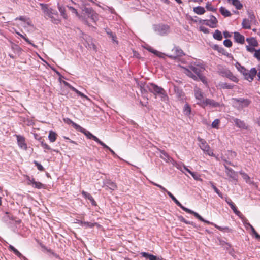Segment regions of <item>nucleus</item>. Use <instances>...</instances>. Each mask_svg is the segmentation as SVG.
<instances>
[{
    "mask_svg": "<svg viewBox=\"0 0 260 260\" xmlns=\"http://www.w3.org/2000/svg\"><path fill=\"white\" fill-rule=\"evenodd\" d=\"M137 85L139 86L141 91L142 93H146L148 91L152 93L156 97L158 96L160 100L167 103L169 101V98L165 90L153 83L146 84L143 81L138 82L136 81Z\"/></svg>",
    "mask_w": 260,
    "mask_h": 260,
    "instance_id": "1",
    "label": "nucleus"
},
{
    "mask_svg": "<svg viewBox=\"0 0 260 260\" xmlns=\"http://www.w3.org/2000/svg\"><path fill=\"white\" fill-rule=\"evenodd\" d=\"M150 182L153 185L158 187L162 191L167 192V193L172 199V200L183 210L186 212L187 213L193 214L197 218H198L200 221H205V219L202 216H201L198 213L195 212L194 211L183 206L170 191H168L162 186L152 181H151Z\"/></svg>",
    "mask_w": 260,
    "mask_h": 260,
    "instance_id": "2",
    "label": "nucleus"
},
{
    "mask_svg": "<svg viewBox=\"0 0 260 260\" xmlns=\"http://www.w3.org/2000/svg\"><path fill=\"white\" fill-rule=\"evenodd\" d=\"M40 5L46 18L50 19L55 24H58L60 22V20L58 13L55 10L49 7L47 4L41 3Z\"/></svg>",
    "mask_w": 260,
    "mask_h": 260,
    "instance_id": "3",
    "label": "nucleus"
},
{
    "mask_svg": "<svg viewBox=\"0 0 260 260\" xmlns=\"http://www.w3.org/2000/svg\"><path fill=\"white\" fill-rule=\"evenodd\" d=\"M198 141L200 142L199 147L206 154L211 156H215L213 150L211 149L210 146L205 140L198 137Z\"/></svg>",
    "mask_w": 260,
    "mask_h": 260,
    "instance_id": "4",
    "label": "nucleus"
},
{
    "mask_svg": "<svg viewBox=\"0 0 260 260\" xmlns=\"http://www.w3.org/2000/svg\"><path fill=\"white\" fill-rule=\"evenodd\" d=\"M189 69L198 76L205 70V67L202 61H196L191 63Z\"/></svg>",
    "mask_w": 260,
    "mask_h": 260,
    "instance_id": "5",
    "label": "nucleus"
},
{
    "mask_svg": "<svg viewBox=\"0 0 260 260\" xmlns=\"http://www.w3.org/2000/svg\"><path fill=\"white\" fill-rule=\"evenodd\" d=\"M153 29L155 33L160 36H164L170 32V27L164 24L154 25Z\"/></svg>",
    "mask_w": 260,
    "mask_h": 260,
    "instance_id": "6",
    "label": "nucleus"
},
{
    "mask_svg": "<svg viewBox=\"0 0 260 260\" xmlns=\"http://www.w3.org/2000/svg\"><path fill=\"white\" fill-rule=\"evenodd\" d=\"M194 92L195 98L197 100V104L202 106V103L205 101L203 92L199 88L196 87L194 89Z\"/></svg>",
    "mask_w": 260,
    "mask_h": 260,
    "instance_id": "7",
    "label": "nucleus"
},
{
    "mask_svg": "<svg viewBox=\"0 0 260 260\" xmlns=\"http://www.w3.org/2000/svg\"><path fill=\"white\" fill-rule=\"evenodd\" d=\"M202 107L205 108L208 107L210 108H216L220 106V104L218 102L215 101L214 100L206 98L205 99V101L202 103Z\"/></svg>",
    "mask_w": 260,
    "mask_h": 260,
    "instance_id": "8",
    "label": "nucleus"
},
{
    "mask_svg": "<svg viewBox=\"0 0 260 260\" xmlns=\"http://www.w3.org/2000/svg\"><path fill=\"white\" fill-rule=\"evenodd\" d=\"M26 179L27 180V184L31 185L33 187L37 189L45 188V185L40 182L36 181L35 179L30 178L29 176H26Z\"/></svg>",
    "mask_w": 260,
    "mask_h": 260,
    "instance_id": "9",
    "label": "nucleus"
},
{
    "mask_svg": "<svg viewBox=\"0 0 260 260\" xmlns=\"http://www.w3.org/2000/svg\"><path fill=\"white\" fill-rule=\"evenodd\" d=\"M218 21L216 18L211 15L209 19L203 20V23L207 26L210 27L211 28H215L217 27Z\"/></svg>",
    "mask_w": 260,
    "mask_h": 260,
    "instance_id": "10",
    "label": "nucleus"
},
{
    "mask_svg": "<svg viewBox=\"0 0 260 260\" xmlns=\"http://www.w3.org/2000/svg\"><path fill=\"white\" fill-rule=\"evenodd\" d=\"M256 73L257 70L255 68H251L249 71L247 70L246 74H244L243 76H244L246 80H247L249 82H251L253 80Z\"/></svg>",
    "mask_w": 260,
    "mask_h": 260,
    "instance_id": "11",
    "label": "nucleus"
},
{
    "mask_svg": "<svg viewBox=\"0 0 260 260\" xmlns=\"http://www.w3.org/2000/svg\"><path fill=\"white\" fill-rule=\"evenodd\" d=\"M63 84L66 86L68 87L69 88H70L72 91L76 92L79 96L81 97L82 98L85 99L86 100L88 101H90V99L86 95L82 93L81 92L79 91L78 90H77L76 88L74 87L73 86H72L71 84H70L68 82L63 81Z\"/></svg>",
    "mask_w": 260,
    "mask_h": 260,
    "instance_id": "12",
    "label": "nucleus"
},
{
    "mask_svg": "<svg viewBox=\"0 0 260 260\" xmlns=\"http://www.w3.org/2000/svg\"><path fill=\"white\" fill-rule=\"evenodd\" d=\"M83 39L85 42H83L84 45L88 49L95 50V45L93 44L91 38L88 36L85 35Z\"/></svg>",
    "mask_w": 260,
    "mask_h": 260,
    "instance_id": "13",
    "label": "nucleus"
},
{
    "mask_svg": "<svg viewBox=\"0 0 260 260\" xmlns=\"http://www.w3.org/2000/svg\"><path fill=\"white\" fill-rule=\"evenodd\" d=\"M244 225L247 230L250 229V234L253 236H254L256 239L260 241V235H259L256 232L252 225H251L249 222H247V221L244 222Z\"/></svg>",
    "mask_w": 260,
    "mask_h": 260,
    "instance_id": "14",
    "label": "nucleus"
},
{
    "mask_svg": "<svg viewBox=\"0 0 260 260\" xmlns=\"http://www.w3.org/2000/svg\"><path fill=\"white\" fill-rule=\"evenodd\" d=\"M16 138L19 147L21 149L26 150L27 146L24 137L20 135H16Z\"/></svg>",
    "mask_w": 260,
    "mask_h": 260,
    "instance_id": "15",
    "label": "nucleus"
},
{
    "mask_svg": "<svg viewBox=\"0 0 260 260\" xmlns=\"http://www.w3.org/2000/svg\"><path fill=\"white\" fill-rule=\"evenodd\" d=\"M103 186L107 187L112 190H114L117 188L116 183L108 179H106L104 180Z\"/></svg>",
    "mask_w": 260,
    "mask_h": 260,
    "instance_id": "16",
    "label": "nucleus"
},
{
    "mask_svg": "<svg viewBox=\"0 0 260 260\" xmlns=\"http://www.w3.org/2000/svg\"><path fill=\"white\" fill-rule=\"evenodd\" d=\"M82 133H83L88 139H93L96 142L98 143L100 145L102 144L103 142L101 141L98 137L92 134L90 132L86 130L84 128Z\"/></svg>",
    "mask_w": 260,
    "mask_h": 260,
    "instance_id": "17",
    "label": "nucleus"
},
{
    "mask_svg": "<svg viewBox=\"0 0 260 260\" xmlns=\"http://www.w3.org/2000/svg\"><path fill=\"white\" fill-rule=\"evenodd\" d=\"M232 119L237 127L242 129H247V126L246 125L244 121L234 117L232 118Z\"/></svg>",
    "mask_w": 260,
    "mask_h": 260,
    "instance_id": "18",
    "label": "nucleus"
},
{
    "mask_svg": "<svg viewBox=\"0 0 260 260\" xmlns=\"http://www.w3.org/2000/svg\"><path fill=\"white\" fill-rule=\"evenodd\" d=\"M16 20H19L21 21V23L19 25L23 27H26L27 26L30 25V23L29 19L27 18L24 16H20L18 18H16Z\"/></svg>",
    "mask_w": 260,
    "mask_h": 260,
    "instance_id": "19",
    "label": "nucleus"
},
{
    "mask_svg": "<svg viewBox=\"0 0 260 260\" xmlns=\"http://www.w3.org/2000/svg\"><path fill=\"white\" fill-rule=\"evenodd\" d=\"M172 51L175 54V55H168L171 58H175L176 57L182 56L184 55L183 51L178 47H175L173 49Z\"/></svg>",
    "mask_w": 260,
    "mask_h": 260,
    "instance_id": "20",
    "label": "nucleus"
},
{
    "mask_svg": "<svg viewBox=\"0 0 260 260\" xmlns=\"http://www.w3.org/2000/svg\"><path fill=\"white\" fill-rule=\"evenodd\" d=\"M224 167L225 169V172L227 175L230 178L236 180L237 177L236 173L233 169L229 168L226 165H224Z\"/></svg>",
    "mask_w": 260,
    "mask_h": 260,
    "instance_id": "21",
    "label": "nucleus"
},
{
    "mask_svg": "<svg viewBox=\"0 0 260 260\" xmlns=\"http://www.w3.org/2000/svg\"><path fill=\"white\" fill-rule=\"evenodd\" d=\"M234 37L235 41L236 42H237L238 43L242 44H244V43L245 42V38L243 35H241L238 32H234Z\"/></svg>",
    "mask_w": 260,
    "mask_h": 260,
    "instance_id": "22",
    "label": "nucleus"
},
{
    "mask_svg": "<svg viewBox=\"0 0 260 260\" xmlns=\"http://www.w3.org/2000/svg\"><path fill=\"white\" fill-rule=\"evenodd\" d=\"M203 222L207 223V224H211V225H214L217 229L221 231H225V232H230L231 231V230L230 229H229L228 227H221V226H218L214 223H213V222H211L208 220H205V221H202Z\"/></svg>",
    "mask_w": 260,
    "mask_h": 260,
    "instance_id": "23",
    "label": "nucleus"
},
{
    "mask_svg": "<svg viewBox=\"0 0 260 260\" xmlns=\"http://www.w3.org/2000/svg\"><path fill=\"white\" fill-rule=\"evenodd\" d=\"M226 203L229 204V205L230 206V207L231 208V209L233 210V212L238 216H240V215L241 214V213L240 212V211H239L236 206H235L234 204L233 203V202L231 201V199H226L225 200Z\"/></svg>",
    "mask_w": 260,
    "mask_h": 260,
    "instance_id": "24",
    "label": "nucleus"
},
{
    "mask_svg": "<svg viewBox=\"0 0 260 260\" xmlns=\"http://www.w3.org/2000/svg\"><path fill=\"white\" fill-rule=\"evenodd\" d=\"M10 250H12L14 253L19 258L23 260H27L26 258L17 249H16L14 246L10 245L9 246Z\"/></svg>",
    "mask_w": 260,
    "mask_h": 260,
    "instance_id": "25",
    "label": "nucleus"
},
{
    "mask_svg": "<svg viewBox=\"0 0 260 260\" xmlns=\"http://www.w3.org/2000/svg\"><path fill=\"white\" fill-rule=\"evenodd\" d=\"M158 150L160 152L161 154L160 155V157L164 159L166 162H171L172 159L170 157L168 154L165 152L164 151L161 150L160 149H158Z\"/></svg>",
    "mask_w": 260,
    "mask_h": 260,
    "instance_id": "26",
    "label": "nucleus"
},
{
    "mask_svg": "<svg viewBox=\"0 0 260 260\" xmlns=\"http://www.w3.org/2000/svg\"><path fill=\"white\" fill-rule=\"evenodd\" d=\"M82 194L83 195V196L84 198L88 199L91 202L92 205H93V206L96 205V202L94 201L93 198L91 196V195L90 194H89V193H88L85 191H82Z\"/></svg>",
    "mask_w": 260,
    "mask_h": 260,
    "instance_id": "27",
    "label": "nucleus"
},
{
    "mask_svg": "<svg viewBox=\"0 0 260 260\" xmlns=\"http://www.w3.org/2000/svg\"><path fill=\"white\" fill-rule=\"evenodd\" d=\"M228 2L234 6L238 10H240L243 7V5L239 0H228Z\"/></svg>",
    "mask_w": 260,
    "mask_h": 260,
    "instance_id": "28",
    "label": "nucleus"
},
{
    "mask_svg": "<svg viewBox=\"0 0 260 260\" xmlns=\"http://www.w3.org/2000/svg\"><path fill=\"white\" fill-rule=\"evenodd\" d=\"M106 32L107 34L108 35L109 37L111 39L113 43H115L116 45L118 44V42L117 40V38L115 34L113 33L110 29H106Z\"/></svg>",
    "mask_w": 260,
    "mask_h": 260,
    "instance_id": "29",
    "label": "nucleus"
},
{
    "mask_svg": "<svg viewBox=\"0 0 260 260\" xmlns=\"http://www.w3.org/2000/svg\"><path fill=\"white\" fill-rule=\"evenodd\" d=\"M240 173L242 175V178L245 180L246 183L249 184H253L255 185L256 187H257V186L254 183L253 181L250 179V177L247 174L242 172H241Z\"/></svg>",
    "mask_w": 260,
    "mask_h": 260,
    "instance_id": "30",
    "label": "nucleus"
},
{
    "mask_svg": "<svg viewBox=\"0 0 260 260\" xmlns=\"http://www.w3.org/2000/svg\"><path fill=\"white\" fill-rule=\"evenodd\" d=\"M57 136V135L55 132L53 131H50L49 132L48 135V139L50 142L51 143L54 142L56 140Z\"/></svg>",
    "mask_w": 260,
    "mask_h": 260,
    "instance_id": "31",
    "label": "nucleus"
},
{
    "mask_svg": "<svg viewBox=\"0 0 260 260\" xmlns=\"http://www.w3.org/2000/svg\"><path fill=\"white\" fill-rule=\"evenodd\" d=\"M174 91L177 97L180 100H182L184 99V93L182 90L180 89L179 88L175 86L174 87Z\"/></svg>",
    "mask_w": 260,
    "mask_h": 260,
    "instance_id": "32",
    "label": "nucleus"
},
{
    "mask_svg": "<svg viewBox=\"0 0 260 260\" xmlns=\"http://www.w3.org/2000/svg\"><path fill=\"white\" fill-rule=\"evenodd\" d=\"M184 73L188 77L192 78L194 80L197 79V76L192 72V71L190 69L184 68Z\"/></svg>",
    "mask_w": 260,
    "mask_h": 260,
    "instance_id": "33",
    "label": "nucleus"
},
{
    "mask_svg": "<svg viewBox=\"0 0 260 260\" xmlns=\"http://www.w3.org/2000/svg\"><path fill=\"white\" fill-rule=\"evenodd\" d=\"M58 5V9L61 15L64 19H67L68 15L66 12V9L64 7L61 6L59 5V3L57 4Z\"/></svg>",
    "mask_w": 260,
    "mask_h": 260,
    "instance_id": "34",
    "label": "nucleus"
},
{
    "mask_svg": "<svg viewBox=\"0 0 260 260\" xmlns=\"http://www.w3.org/2000/svg\"><path fill=\"white\" fill-rule=\"evenodd\" d=\"M141 255L143 257L149 259V260H157V257L156 256L145 252H141Z\"/></svg>",
    "mask_w": 260,
    "mask_h": 260,
    "instance_id": "35",
    "label": "nucleus"
},
{
    "mask_svg": "<svg viewBox=\"0 0 260 260\" xmlns=\"http://www.w3.org/2000/svg\"><path fill=\"white\" fill-rule=\"evenodd\" d=\"M246 41L249 44V46L256 47L258 44L256 40L254 38H248L246 39Z\"/></svg>",
    "mask_w": 260,
    "mask_h": 260,
    "instance_id": "36",
    "label": "nucleus"
},
{
    "mask_svg": "<svg viewBox=\"0 0 260 260\" xmlns=\"http://www.w3.org/2000/svg\"><path fill=\"white\" fill-rule=\"evenodd\" d=\"M193 11L198 15H202L205 12V10L202 7L198 6L193 8Z\"/></svg>",
    "mask_w": 260,
    "mask_h": 260,
    "instance_id": "37",
    "label": "nucleus"
},
{
    "mask_svg": "<svg viewBox=\"0 0 260 260\" xmlns=\"http://www.w3.org/2000/svg\"><path fill=\"white\" fill-rule=\"evenodd\" d=\"M219 11L221 14L224 17H229L231 15V12L223 7H221Z\"/></svg>",
    "mask_w": 260,
    "mask_h": 260,
    "instance_id": "38",
    "label": "nucleus"
},
{
    "mask_svg": "<svg viewBox=\"0 0 260 260\" xmlns=\"http://www.w3.org/2000/svg\"><path fill=\"white\" fill-rule=\"evenodd\" d=\"M183 112L184 115L189 116L191 113V107L188 104H185L183 109Z\"/></svg>",
    "mask_w": 260,
    "mask_h": 260,
    "instance_id": "39",
    "label": "nucleus"
},
{
    "mask_svg": "<svg viewBox=\"0 0 260 260\" xmlns=\"http://www.w3.org/2000/svg\"><path fill=\"white\" fill-rule=\"evenodd\" d=\"M251 21L247 19H243L242 23L243 28L245 29H250L251 27Z\"/></svg>",
    "mask_w": 260,
    "mask_h": 260,
    "instance_id": "40",
    "label": "nucleus"
},
{
    "mask_svg": "<svg viewBox=\"0 0 260 260\" xmlns=\"http://www.w3.org/2000/svg\"><path fill=\"white\" fill-rule=\"evenodd\" d=\"M225 76L229 78V79H230L231 80H232L233 81L235 82H237L238 80V79L237 78V77H236L235 76H234L233 74L229 71H226V73H225Z\"/></svg>",
    "mask_w": 260,
    "mask_h": 260,
    "instance_id": "41",
    "label": "nucleus"
},
{
    "mask_svg": "<svg viewBox=\"0 0 260 260\" xmlns=\"http://www.w3.org/2000/svg\"><path fill=\"white\" fill-rule=\"evenodd\" d=\"M237 70L240 71L243 75L246 74L247 70H246L244 67L242 66L240 63L237 62L235 65Z\"/></svg>",
    "mask_w": 260,
    "mask_h": 260,
    "instance_id": "42",
    "label": "nucleus"
},
{
    "mask_svg": "<svg viewBox=\"0 0 260 260\" xmlns=\"http://www.w3.org/2000/svg\"><path fill=\"white\" fill-rule=\"evenodd\" d=\"M213 36L215 39L217 40H221L222 39L221 32L218 30H216L215 31Z\"/></svg>",
    "mask_w": 260,
    "mask_h": 260,
    "instance_id": "43",
    "label": "nucleus"
},
{
    "mask_svg": "<svg viewBox=\"0 0 260 260\" xmlns=\"http://www.w3.org/2000/svg\"><path fill=\"white\" fill-rule=\"evenodd\" d=\"M97 223H91L89 222H85L84 221V222H81V225L85 227L86 228H93L95 225H97Z\"/></svg>",
    "mask_w": 260,
    "mask_h": 260,
    "instance_id": "44",
    "label": "nucleus"
},
{
    "mask_svg": "<svg viewBox=\"0 0 260 260\" xmlns=\"http://www.w3.org/2000/svg\"><path fill=\"white\" fill-rule=\"evenodd\" d=\"M237 102L241 104L243 106L246 107L250 104V101L248 99L240 98L238 99Z\"/></svg>",
    "mask_w": 260,
    "mask_h": 260,
    "instance_id": "45",
    "label": "nucleus"
},
{
    "mask_svg": "<svg viewBox=\"0 0 260 260\" xmlns=\"http://www.w3.org/2000/svg\"><path fill=\"white\" fill-rule=\"evenodd\" d=\"M220 86L223 89H232L233 87V85L231 84H229L225 82H221L219 83Z\"/></svg>",
    "mask_w": 260,
    "mask_h": 260,
    "instance_id": "46",
    "label": "nucleus"
},
{
    "mask_svg": "<svg viewBox=\"0 0 260 260\" xmlns=\"http://www.w3.org/2000/svg\"><path fill=\"white\" fill-rule=\"evenodd\" d=\"M209 184L211 185L212 188L214 189L215 192L221 198H222V193L219 191L218 188L214 185L212 182H209Z\"/></svg>",
    "mask_w": 260,
    "mask_h": 260,
    "instance_id": "47",
    "label": "nucleus"
},
{
    "mask_svg": "<svg viewBox=\"0 0 260 260\" xmlns=\"http://www.w3.org/2000/svg\"><path fill=\"white\" fill-rule=\"evenodd\" d=\"M219 123H220L219 119H216L212 123L211 126L212 128L218 129Z\"/></svg>",
    "mask_w": 260,
    "mask_h": 260,
    "instance_id": "48",
    "label": "nucleus"
},
{
    "mask_svg": "<svg viewBox=\"0 0 260 260\" xmlns=\"http://www.w3.org/2000/svg\"><path fill=\"white\" fill-rule=\"evenodd\" d=\"M89 18H90L93 22H96L98 20L99 15L94 11H93V13H91Z\"/></svg>",
    "mask_w": 260,
    "mask_h": 260,
    "instance_id": "49",
    "label": "nucleus"
},
{
    "mask_svg": "<svg viewBox=\"0 0 260 260\" xmlns=\"http://www.w3.org/2000/svg\"><path fill=\"white\" fill-rule=\"evenodd\" d=\"M93 10L91 8H85L83 10L84 14H86L88 17L90 16L93 12Z\"/></svg>",
    "mask_w": 260,
    "mask_h": 260,
    "instance_id": "50",
    "label": "nucleus"
},
{
    "mask_svg": "<svg viewBox=\"0 0 260 260\" xmlns=\"http://www.w3.org/2000/svg\"><path fill=\"white\" fill-rule=\"evenodd\" d=\"M206 8L208 11L212 12H215L216 11V9L212 5L211 3L209 2L206 3Z\"/></svg>",
    "mask_w": 260,
    "mask_h": 260,
    "instance_id": "51",
    "label": "nucleus"
},
{
    "mask_svg": "<svg viewBox=\"0 0 260 260\" xmlns=\"http://www.w3.org/2000/svg\"><path fill=\"white\" fill-rule=\"evenodd\" d=\"M68 120L72 123L73 127L75 129H76L77 130H78L81 132H82L83 131V130L84 129V128L83 127H81L80 125H78L77 124L72 122L70 119H68Z\"/></svg>",
    "mask_w": 260,
    "mask_h": 260,
    "instance_id": "52",
    "label": "nucleus"
},
{
    "mask_svg": "<svg viewBox=\"0 0 260 260\" xmlns=\"http://www.w3.org/2000/svg\"><path fill=\"white\" fill-rule=\"evenodd\" d=\"M255 46H246V50L247 51L250 52V53H255V51H256L257 49H255L254 48Z\"/></svg>",
    "mask_w": 260,
    "mask_h": 260,
    "instance_id": "53",
    "label": "nucleus"
},
{
    "mask_svg": "<svg viewBox=\"0 0 260 260\" xmlns=\"http://www.w3.org/2000/svg\"><path fill=\"white\" fill-rule=\"evenodd\" d=\"M191 176L196 180L198 181H201L202 179L200 178V175L197 173L193 172L190 174Z\"/></svg>",
    "mask_w": 260,
    "mask_h": 260,
    "instance_id": "54",
    "label": "nucleus"
},
{
    "mask_svg": "<svg viewBox=\"0 0 260 260\" xmlns=\"http://www.w3.org/2000/svg\"><path fill=\"white\" fill-rule=\"evenodd\" d=\"M101 145L104 148L109 150L113 155H116V154L114 152V151L113 150H112L109 146L106 145L105 143L102 142V144H101Z\"/></svg>",
    "mask_w": 260,
    "mask_h": 260,
    "instance_id": "55",
    "label": "nucleus"
},
{
    "mask_svg": "<svg viewBox=\"0 0 260 260\" xmlns=\"http://www.w3.org/2000/svg\"><path fill=\"white\" fill-rule=\"evenodd\" d=\"M253 56L258 61H260V49H257L253 54Z\"/></svg>",
    "mask_w": 260,
    "mask_h": 260,
    "instance_id": "56",
    "label": "nucleus"
},
{
    "mask_svg": "<svg viewBox=\"0 0 260 260\" xmlns=\"http://www.w3.org/2000/svg\"><path fill=\"white\" fill-rule=\"evenodd\" d=\"M223 44L227 47H230L232 45V42L230 40L226 39L223 41Z\"/></svg>",
    "mask_w": 260,
    "mask_h": 260,
    "instance_id": "57",
    "label": "nucleus"
},
{
    "mask_svg": "<svg viewBox=\"0 0 260 260\" xmlns=\"http://www.w3.org/2000/svg\"><path fill=\"white\" fill-rule=\"evenodd\" d=\"M41 146L42 147L44 148L45 149H47V150H51V148L46 143L43 142V141L41 142Z\"/></svg>",
    "mask_w": 260,
    "mask_h": 260,
    "instance_id": "58",
    "label": "nucleus"
},
{
    "mask_svg": "<svg viewBox=\"0 0 260 260\" xmlns=\"http://www.w3.org/2000/svg\"><path fill=\"white\" fill-rule=\"evenodd\" d=\"M35 166L37 167V169L40 171H43L44 170L43 167L39 164L38 162L35 161L34 162Z\"/></svg>",
    "mask_w": 260,
    "mask_h": 260,
    "instance_id": "59",
    "label": "nucleus"
},
{
    "mask_svg": "<svg viewBox=\"0 0 260 260\" xmlns=\"http://www.w3.org/2000/svg\"><path fill=\"white\" fill-rule=\"evenodd\" d=\"M67 7L70 10L72 13L76 14V16H78V13L77 12V10L75 8H73V7L69 6H68Z\"/></svg>",
    "mask_w": 260,
    "mask_h": 260,
    "instance_id": "60",
    "label": "nucleus"
},
{
    "mask_svg": "<svg viewBox=\"0 0 260 260\" xmlns=\"http://www.w3.org/2000/svg\"><path fill=\"white\" fill-rule=\"evenodd\" d=\"M199 78L200 80L204 84H207V81H206V78L202 76V74H201V75H200V76H197V78Z\"/></svg>",
    "mask_w": 260,
    "mask_h": 260,
    "instance_id": "61",
    "label": "nucleus"
},
{
    "mask_svg": "<svg viewBox=\"0 0 260 260\" xmlns=\"http://www.w3.org/2000/svg\"><path fill=\"white\" fill-rule=\"evenodd\" d=\"M155 55L158 56L160 58H164L165 54L163 53H161L160 52H159L157 50H156V51H154V54Z\"/></svg>",
    "mask_w": 260,
    "mask_h": 260,
    "instance_id": "62",
    "label": "nucleus"
},
{
    "mask_svg": "<svg viewBox=\"0 0 260 260\" xmlns=\"http://www.w3.org/2000/svg\"><path fill=\"white\" fill-rule=\"evenodd\" d=\"M180 219L181 221H182L186 224L193 225V223L192 222L187 221V220H185L182 217H180Z\"/></svg>",
    "mask_w": 260,
    "mask_h": 260,
    "instance_id": "63",
    "label": "nucleus"
},
{
    "mask_svg": "<svg viewBox=\"0 0 260 260\" xmlns=\"http://www.w3.org/2000/svg\"><path fill=\"white\" fill-rule=\"evenodd\" d=\"M248 16H249V18L250 19V21H252L254 20L255 16L253 13L248 12Z\"/></svg>",
    "mask_w": 260,
    "mask_h": 260,
    "instance_id": "64",
    "label": "nucleus"
}]
</instances>
